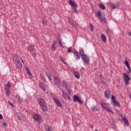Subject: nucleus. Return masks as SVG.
Returning a JSON list of instances; mask_svg holds the SVG:
<instances>
[{
	"instance_id": "obj_1",
	"label": "nucleus",
	"mask_w": 131,
	"mask_h": 131,
	"mask_svg": "<svg viewBox=\"0 0 131 131\" xmlns=\"http://www.w3.org/2000/svg\"><path fill=\"white\" fill-rule=\"evenodd\" d=\"M100 105L102 106V108H103V109H104L105 111H107V112H110V113H112V114H114V112H113L111 108H110V104H109V103L102 101L100 102Z\"/></svg>"
},
{
	"instance_id": "obj_2",
	"label": "nucleus",
	"mask_w": 131,
	"mask_h": 131,
	"mask_svg": "<svg viewBox=\"0 0 131 131\" xmlns=\"http://www.w3.org/2000/svg\"><path fill=\"white\" fill-rule=\"evenodd\" d=\"M13 62L15 65H16L17 68H21L22 67V63H21V60L20 57L18 55H14L13 57Z\"/></svg>"
},
{
	"instance_id": "obj_3",
	"label": "nucleus",
	"mask_w": 131,
	"mask_h": 131,
	"mask_svg": "<svg viewBox=\"0 0 131 131\" xmlns=\"http://www.w3.org/2000/svg\"><path fill=\"white\" fill-rule=\"evenodd\" d=\"M122 76L123 78V81L124 82L125 85H128L129 84V81L130 80V77L125 73H123Z\"/></svg>"
},
{
	"instance_id": "obj_4",
	"label": "nucleus",
	"mask_w": 131,
	"mask_h": 131,
	"mask_svg": "<svg viewBox=\"0 0 131 131\" xmlns=\"http://www.w3.org/2000/svg\"><path fill=\"white\" fill-rule=\"evenodd\" d=\"M96 14L98 18H99L100 20H101L102 22L106 23V18H105V14H101V12L99 11L97 12Z\"/></svg>"
},
{
	"instance_id": "obj_5",
	"label": "nucleus",
	"mask_w": 131,
	"mask_h": 131,
	"mask_svg": "<svg viewBox=\"0 0 131 131\" xmlns=\"http://www.w3.org/2000/svg\"><path fill=\"white\" fill-rule=\"evenodd\" d=\"M111 99L112 100V103H113V105L114 106V107H120L119 102L116 100V97H115L114 95H112Z\"/></svg>"
},
{
	"instance_id": "obj_6",
	"label": "nucleus",
	"mask_w": 131,
	"mask_h": 131,
	"mask_svg": "<svg viewBox=\"0 0 131 131\" xmlns=\"http://www.w3.org/2000/svg\"><path fill=\"white\" fill-rule=\"evenodd\" d=\"M73 102H78L80 105L82 104V101L79 99V96L78 95H75L73 97Z\"/></svg>"
},
{
	"instance_id": "obj_7",
	"label": "nucleus",
	"mask_w": 131,
	"mask_h": 131,
	"mask_svg": "<svg viewBox=\"0 0 131 131\" xmlns=\"http://www.w3.org/2000/svg\"><path fill=\"white\" fill-rule=\"evenodd\" d=\"M81 57L84 63H90V58H89L85 54L84 56H81Z\"/></svg>"
},
{
	"instance_id": "obj_8",
	"label": "nucleus",
	"mask_w": 131,
	"mask_h": 131,
	"mask_svg": "<svg viewBox=\"0 0 131 131\" xmlns=\"http://www.w3.org/2000/svg\"><path fill=\"white\" fill-rule=\"evenodd\" d=\"M57 45V42L56 41H54L53 42V43L51 44L50 46V49L51 51H56L57 50V47H56V45Z\"/></svg>"
},
{
	"instance_id": "obj_9",
	"label": "nucleus",
	"mask_w": 131,
	"mask_h": 131,
	"mask_svg": "<svg viewBox=\"0 0 131 131\" xmlns=\"http://www.w3.org/2000/svg\"><path fill=\"white\" fill-rule=\"evenodd\" d=\"M33 119L36 121H39V120H40L41 119V117H40V115H39L38 114H35L33 115Z\"/></svg>"
},
{
	"instance_id": "obj_10",
	"label": "nucleus",
	"mask_w": 131,
	"mask_h": 131,
	"mask_svg": "<svg viewBox=\"0 0 131 131\" xmlns=\"http://www.w3.org/2000/svg\"><path fill=\"white\" fill-rule=\"evenodd\" d=\"M124 64L126 67H127L128 69V71L127 72L128 74H129L131 72V69H130V67H129V64L128 63V61H127V60H125Z\"/></svg>"
},
{
	"instance_id": "obj_11",
	"label": "nucleus",
	"mask_w": 131,
	"mask_h": 131,
	"mask_svg": "<svg viewBox=\"0 0 131 131\" xmlns=\"http://www.w3.org/2000/svg\"><path fill=\"white\" fill-rule=\"evenodd\" d=\"M38 102L40 106H45L46 105V102L42 98H38Z\"/></svg>"
},
{
	"instance_id": "obj_12",
	"label": "nucleus",
	"mask_w": 131,
	"mask_h": 131,
	"mask_svg": "<svg viewBox=\"0 0 131 131\" xmlns=\"http://www.w3.org/2000/svg\"><path fill=\"white\" fill-rule=\"evenodd\" d=\"M73 55L76 60H79L80 59V56L79 55V53L78 52L76 51L73 53Z\"/></svg>"
},
{
	"instance_id": "obj_13",
	"label": "nucleus",
	"mask_w": 131,
	"mask_h": 131,
	"mask_svg": "<svg viewBox=\"0 0 131 131\" xmlns=\"http://www.w3.org/2000/svg\"><path fill=\"white\" fill-rule=\"evenodd\" d=\"M104 96L107 98L109 99L110 97H111V94L110 93V91L109 90L105 91L104 92Z\"/></svg>"
},
{
	"instance_id": "obj_14",
	"label": "nucleus",
	"mask_w": 131,
	"mask_h": 131,
	"mask_svg": "<svg viewBox=\"0 0 131 131\" xmlns=\"http://www.w3.org/2000/svg\"><path fill=\"white\" fill-rule=\"evenodd\" d=\"M122 120L124 121L125 124L128 126L129 125V123L128 122V120L126 119V118L124 116L121 117Z\"/></svg>"
},
{
	"instance_id": "obj_15",
	"label": "nucleus",
	"mask_w": 131,
	"mask_h": 131,
	"mask_svg": "<svg viewBox=\"0 0 131 131\" xmlns=\"http://www.w3.org/2000/svg\"><path fill=\"white\" fill-rule=\"evenodd\" d=\"M39 86L40 89H41V90H42V91H46V84H45L43 83L40 82L39 84Z\"/></svg>"
},
{
	"instance_id": "obj_16",
	"label": "nucleus",
	"mask_w": 131,
	"mask_h": 131,
	"mask_svg": "<svg viewBox=\"0 0 131 131\" xmlns=\"http://www.w3.org/2000/svg\"><path fill=\"white\" fill-rule=\"evenodd\" d=\"M69 3L72 7H77V4L75 3V2L72 0H69Z\"/></svg>"
},
{
	"instance_id": "obj_17",
	"label": "nucleus",
	"mask_w": 131,
	"mask_h": 131,
	"mask_svg": "<svg viewBox=\"0 0 131 131\" xmlns=\"http://www.w3.org/2000/svg\"><path fill=\"white\" fill-rule=\"evenodd\" d=\"M62 97L65 100H69V96L65 92H62Z\"/></svg>"
},
{
	"instance_id": "obj_18",
	"label": "nucleus",
	"mask_w": 131,
	"mask_h": 131,
	"mask_svg": "<svg viewBox=\"0 0 131 131\" xmlns=\"http://www.w3.org/2000/svg\"><path fill=\"white\" fill-rule=\"evenodd\" d=\"M53 100L57 106H59V107H62V104H61V102H60V101L56 98H53Z\"/></svg>"
},
{
	"instance_id": "obj_19",
	"label": "nucleus",
	"mask_w": 131,
	"mask_h": 131,
	"mask_svg": "<svg viewBox=\"0 0 131 131\" xmlns=\"http://www.w3.org/2000/svg\"><path fill=\"white\" fill-rule=\"evenodd\" d=\"M16 100H17L19 103H22V102H23V100L22 99V98H21V97H20V95H19L18 94H16Z\"/></svg>"
},
{
	"instance_id": "obj_20",
	"label": "nucleus",
	"mask_w": 131,
	"mask_h": 131,
	"mask_svg": "<svg viewBox=\"0 0 131 131\" xmlns=\"http://www.w3.org/2000/svg\"><path fill=\"white\" fill-rule=\"evenodd\" d=\"M33 50H34V46L33 45H30L28 48V51L30 52V53H32V52L33 51Z\"/></svg>"
},
{
	"instance_id": "obj_21",
	"label": "nucleus",
	"mask_w": 131,
	"mask_h": 131,
	"mask_svg": "<svg viewBox=\"0 0 131 131\" xmlns=\"http://www.w3.org/2000/svg\"><path fill=\"white\" fill-rule=\"evenodd\" d=\"M54 81H55V84H56V85H59L60 84V79L58 77H55L54 78Z\"/></svg>"
},
{
	"instance_id": "obj_22",
	"label": "nucleus",
	"mask_w": 131,
	"mask_h": 131,
	"mask_svg": "<svg viewBox=\"0 0 131 131\" xmlns=\"http://www.w3.org/2000/svg\"><path fill=\"white\" fill-rule=\"evenodd\" d=\"M101 38L103 42H106V41H107V38H106V36L103 34L101 35Z\"/></svg>"
},
{
	"instance_id": "obj_23",
	"label": "nucleus",
	"mask_w": 131,
	"mask_h": 131,
	"mask_svg": "<svg viewBox=\"0 0 131 131\" xmlns=\"http://www.w3.org/2000/svg\"><path fill=\"white\" fill-rule=\"evenodd\" d=\"M16 118H17L18 120H22V115L21 113H18L16 114Z\"/></svg>"
},
{
	"instance_id": "obj_24",
	"label": "nucleus",
	"mask_w": 131,
	"mask_h": 131,
	"mask_svg": "<svg viewBox=\"0 0 131 131\" xmlns=\"http://www.w3.org/2000/svg\"><path fill=\"white\" fill-rule=\"evenodd\" d=\"M79 53L81 56V57H82V56H84V52H83V50H82V49H81V48H80L79 49Z\"/></svg>"
},
{
	"instance_id": "obj_25",
	"label": "nucleus",
	"mask_w": 131,
	"mask_h": 131,
	"mask_svg": "<svg viewBox=\"0 0 131 131\" xmlns=\"http://www.w3.org/2000/svg\"><path fill=\"white\" fill-rule=\"evenodd\" d=\"M73 74L74 75V76H75V77L76 78H77L78 79V78H79L80 76H79V74L77 72H73Z\"/></svg>"
},
{
	"instance_id": "obj_26",
	"label": "nucleus",
	"mask_w": 131,
	"mask_h": 131,
	"mask_svg": "<svg viewBox=\"0 0 131 131\" xmlns=\"http://www.w3.org/2000/svg\"><path fill=\"white\" fill-rule=\"evenodd\" d=\"M62 86H63V88H66V90H67V89H68V85L67 84V82H66V81H62Z\"/></svg>"
},
{
	"instance_id": "obj_27",
	"label": "nucleus",
	"mask_w": 131,
	"mask_h": 131,
	"mask_svg": "<svg viewBox=\"0 0 131 131\" xmlns=\"http://www.w3.org/2000/svg\"><path fill=\"white\" fill-rule=\"evenodd\" d=\"M41 107L42 111H48V110H49L48 106H47L46 104L45 105L41 106Z\"/></svg>"
},
{
	"instance_id": "obj_28",
	"label": "nucleus",
	"mask_w": 131,
	"mask_h": 131,
	"mask_svg": "<svg viewBox=\"0 0 131 131\" xmlns=\"http://www.w3.org/2000/svg\"><path fill=\"white\" fill-rule=\"evenodd\" d=\"M26 70L27 73L30 76V77H32V74H31V73L29 71V69H28V68H26Z\"/></svg>"
},
{
	"instance_id": "obj_29",
	"label": "nucleus",
	"mask_w": 131,
	"mask_h": 131,
	"mask_svg": "<svg viewBox=\"0 0 131 131\" xmlns=\"http://www.w3.org/2000/svg\"><path fill=\"white\" fill-rule=\"evenodd\" d=\"M11 88V84L9 82H7L5 86V90H9Z\"/></svg>"
},
{
	"instance_id": "obj_30",
	"label": "nucleus",
	"mask_w": 131,
	"mask_h": 131,
	"mask_svg": "<svg viewBox=\"0 0 131 131\" xmlns=\"http://www.w3.org/2000/svg\"><path fill=\"white\" fill-rule=\"evenodd\" d=\"M91 109H92V111H94V112L98 111V107H97L96 106H92L91 107Z\"/></svg>"
},
{
	"instance_id": "obj_31",
	"label": "nucleus",
	"mask_w": 131,
	"mask_h": 131,
	"mask_svg": "<svg viewBox=\"0 0 131 131\" xmlns=\"http://www.w3.org/2000/svg\"><path fill=\"white\" fill-rule=\"evenodd\" d=\"M46 128L47 131H52V127L51 126H47Z\"/></svg>"
},
{
	"instance_id": "obj_32",
	"label": "nucleus",
	"mask_w": 131,
	"mask_h": 131,
	"mask_svg": "<svg viewBox=\"0 0 131 131\" xmlns=\"http://www.w3.org/2000/svg\"><path fill=\"white\" fill-rule=\"evenodd\" d=\"M99 8L102 10H105V6L102 4H99Z\"/></svg>"
},
{
	"instance_id": "obj_33",
	"label": "nucleus",
	"mask_w": 131,
	"mask_h": 131,
	"mask_svg": "<svg viewBox=\"0 0 131 131\" xmlns=\"http://www.w3.org/2000/svg\"><path fill=\"white\" fill-rule=\"evenodd\" d=\"M76 8H77V6H74L73 7V10L74 13H76L77 12V10L76 9Z\"/></svg>"
},
{
	"instance_id": "obj_34",
	"label": "nucleus",
	"mask_w": 131,
	"mask_h": 131,
	"mask_svg": "<svg viewBox=\"0 0 131 131\" xmlns=\"http://www.w3.org/2000/svg\"><path fill=\"white\" fill-rule=\"evenodd\" d=\"M5 92L6 93L7 96H9L11 93L10 92V90L9 89H5Z\"/></svg>"
},
{
	"instance_id": "obj_35",
	"label": "nucleus",
	"mask_w": 131,
	"mask_h": 131,
	"mask_svg": "<svg viewBox=\"0 0 131 131\" xmlns=\"http://www.w3.org/2000/svg\"><path fill=\"white\" fill-rule=\"evenodd\" d=\"M69 21L70 24H71V25H72V26H73V27H74V28H75V29H76V26L74 25L73 24V23H71V20H70V18H69Z\"/></svg>"
},
{
	"instance_id": "obj_36",
	"label": "nucleus",
	"mask_w": 131,
	"mask_h": 131,
	"mask_svg": "<svg viewBox=\"0 0 131 131\" xmlns=\"http://www.w3.org/2000/svg\"><path fill=\"white\" fill-rule=\"evenodd\" d=\"M90 28H91V31H93V30H94V26H93V24H90Z\"/></svg>"
},
{
	"instance_id": "obj_37",
	"label": "nucleus",
	"mask_w": 131,
	"mask_h": 131,
	"mask_svg": "<svg viewBox=\"0 0 131 131\" xmlns=\"http://www.w3.org/2000/svg\"><path fill=\"white\" fill-rule=\"evenodd\" d=\"M47 76H48L49 80H52V75H51L50 74H48Z\"/></svg>"
},
{
	"instance_id": "obj_38",
	"label": "nucleus",
	"mask_w": 131,
	"mask_h": 131,
	"mask_svg": "<svg viewBox=\"0 0 131 131\" xmlns=\"http://www.w3.org/2000/svg\"><path fill=\"white\" fill-rule=\"evenodd\" d=\"M42 24H43V25H46V24H47V20L43 19L42 21Z\"/></svg>"
},
{
	"instance_id": "obj_39",
	"label": "nucleus",
	"mask_w": 131,
	"mask_h": 131,
	"mask_svg": "<svg viewBox=\"0 0 131 131\" xmlns=\"http://www.w3.org/2000/svg\"><path fill=\"white\" fill-rule=\"evenodd\" d=\"M110 122L111 124H112V125H113V124H114V121H113V119H111L110 121Z\"/></svg>"
},
{
	"instance_id": "obj_40",
	"label": "nucleus",
	"mask_w": 131,
	"mask_h": 131,
	"mask_svg": "<svg viewBox=\"0 0 131 131\" xmlns=\"http://www.w3.org/2000/svg\"><path fill=\"white\" fill-rule=\"evenodd\" d=\"M59 45L62 47V48H64V47L62 45V41L61 39H59Z\"/></svg>"
},
{
	"instance_id": "obj_41",
	"label": "nucleus",
	"mask_w": 131,
	"mask_h": 131,
	"mask_svg": "<svg viewBox=\"0 0 131 131\" xmlns=\"http://www.w3.org/2000/svg\"><path fill=\"white\" fill-rule=\"evenodd\" d=\"M70 52H71V48H68L67 53H70Z\"/></svg>"
},
{
	"instance_id": "obj_42",
	"label": "nucleus",
	"mask_w": 131,
	"mask_h": 131,
	"mask_svg": "<svg viewBox=\"0 0 131 131\" xmlns=\"http://www.w3.org/2000/svg\"><path fill=\"white\" fill-rule=\"evenodd\" d=\"M60 60L62 61V62H63V63H64V64H66V62H65V60H64L61 57H60Z\"/></svg>"
},
{
	"instance_id": "obj_43",
	"label": "nucleus",
	"mask_w": 131,
	"mask_h": 131,
	"mask_svg": "<svg viewBox=\"0 0 131 131\" xmlns=\"http://www.w3.org/2000/svg\"><path fill=\"white\" fill-rule=\"evenodd\" d=\"M112 9H116V6L114 5H112Z\"/></svg>"
},
{
	"instance_id": "obj_44",
	"label": "nucleus",
	"mask_w": 131,
	"mask_h": 131,
	"mask_svg": "<svg viewBox=\"0 0 131 131\" xmlns=\"http://www.w3.org/2000/svg\"><path fill=\"white\" fill-rule=\"evenodd\" d=\"M2 125H3L4 126H7V123H6L5 122H4L2 123Z\"/></svg>"
},
{
	"instance_id": "obj_45",
	"label": "nucleus",
	"mask_w": 131,
	"mask_h": 131,
	"mask_svg": "<svg viewBox=\"0 0 131 131\" xmlns=\"http://www.w3.org/2000/svg\"><path fill=\"white\" fill-rule=\"evenodd\" d=\"M3 115H2V114H0V120L3 119Z\"/></svg>"
},
{
	"instance_id": "obj_46",
	"label": "nucleus",
	"mask_w": 131,
	"mask_h": 131,
	"mask_svg": "<svg viewBox=\"0 0 131 131\" xmlns=\"http://www.w3.org/2000/svg\"><path fill=\"white\" fill-rule=\"evenodd\" d=\"M8 103L10 104V105H11V106H13V104L11 103V102H10V101H8Z\"/></svg>"
},
{
	"instance_id": "obj_47",
	"label": "nucleus",
	"mask_w": 131,
	"mask_h": 131,
	"mask_svg": "<svg viewBox=\"0 0 131 131\" xmlns=\"http://www.w3.org/2000/svg\"><path fill=\"white\" fill-rule=\"evenodd\" d=\"M128 35H129V36H131V33H128Z\"/></svg>"
},
{
	"instance_id": "obj_48",
	"label": "nucleus",
	"mask_w": 131,
	"mask_h": 131,
	"mask_svg": "<svg viewBox=\"0 0 131 131\" xmlns=\"http://www.w3.org/2000/svg\"><path fill=\"white\" fill-rule=\"evenodd\" d=\"M21 61H22V62H23V60L22 59H21Z\"/></svg>"
}]
</instances>
